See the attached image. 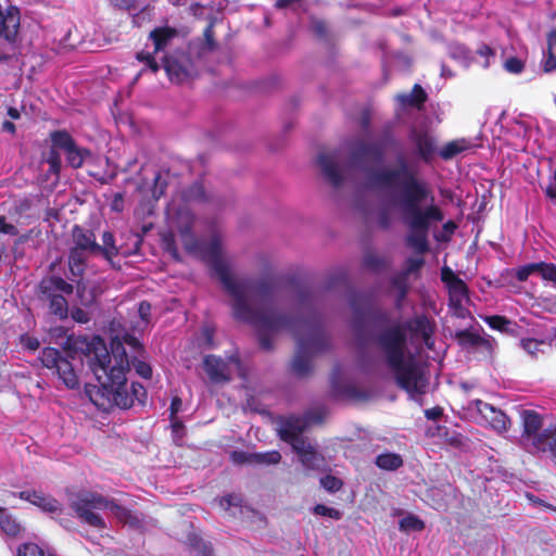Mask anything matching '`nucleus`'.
I'll use <instances>...</instances> for the list:
<instances>
[{"label":"nucleus","instance_id":"obj_1","mask_svg":"<svg viewBox=\"0 0 556 556\" xmlns=\"http://www.w3.org/2000/svg\"><path fill=\"white\" fill-rule=\"evenodd\" d=\"M189 252L201 255L211 264L230 296L235 318L256 330L261 348L271 350L276 336L283 332L292 334L298 344L291 363L292 371L300 378L311 374L313 357L329 346L315 294L308 289L301 290L294 308H279L276 287L270 280L240 277L231 271L223 257V235L219 231H214L207 241H199V248Z\"/></svg>","mask_w":556,"mask_h":556},{"label":"nucleus","instance_id":"obj_64","mask_svg":"<svg viewBox=\"0 0 556 556\" xmlns=\"http://www.w3.org/2000/svg\"><path fill=\"white\" fill-rule=\"evenodd\" d=\"M314 31L319 36H325L327 34V26L324 22L317 21L313 25Z\"/></svg>","mask_w":556,"mask_h":556},{"label":"nucleus","instance_id":"obj_17","mask_svg":"<svg viewBox=\"0 0 556 556\" xmlns=\"http://www.w3.org/2000/svg\"><path fill=\"white\" fill-rule=\"evenodd\" d=\"M468 408L476 409L482 416V418L498 433L505 432L510 425V420L504 412L481 400L471 401L468 405Z\"/></svg>","mask_w":556,"mask_h":556},{"label":"nucleus","instance_id":"obj_2","mask_svg":"<svg viewBox=\"0 0 556 556\" xmlns=\"http://www.w3.org/2000/svg\"><path fill=\"white\" fill-rule=\"evenodd\" d=\"M383 156L379 143L356 139L350 150V168L366 175V187L379 191L407 228L406 245L424 254L429 249L430 228L444 219V213L435 203L429 184L420 177L415 160L399 153L392 165L375 168Z\"/></svg>","mask_w":556,"mask_h":556},{"label":"nucleus","instance_id":"obj_28","mask_svg":"<svg viewBox=\"0 0 556 556\" xmlns=\"http://www.w3.org/2000/svg\"><path fill=\"white\" fill-rule=\"evenodd\" d=\"M376 465L384 470H396L403 465V459L399 454L384 453L376 457Z\"/></svg>","mask_w":556,"mask_h":556},{"label":"nucleus","instance_id":"obj_35","mask_svg":"<svg viewBox=\"0 0 556 556\" xmlns=\"http://www.w3.org/2000/svg\"><path fill=\"white\" fill-rule=\"evenodd\" d=\"M67 164L73 168H79L85 160L90 156V152L86 149L79 148L76 144L66 153Z\"/></svg>","mask_w":556,"mask_h":556},{"label":"nucleus","instance_id":"obj_25","mask_svg":"<svg viewBox=\"0 0 556 556\" xmlns=\"http://www.w3.org/2000/svg\"><path fill=\"white\" fill-rule=\"evenodd\" d=\"M458 343L464 348H477V346H486L490 348L489 340L482 338L481 336L471 332L469 330H460L455 334Z\"/></svg>","mask_w":556,"mask_h":556},{"label":"nucleus","instance_id":"obj_6","mask_svg":"<svg viewBox=\"0 0 556 556\" xmlns=\"http://www.w3.org/2000/svg\"><path fill=\"white\" fill-rule=\"evenodd\" d=\"M70 507L80 521L98 529L106 527L98 513L100 510H110L121 522L131 528H140L142 525L138 515L96 492L81 491L74 494L70 500Z\"/></svg>","mask_w":556,"mask_h":556},{"label":"nucleus","instance_id":"obj_42","mask_svg":"<svg viewBox=\"0 0 556 556\" xmlns=\"http://www.w3.org/2000/svg\"><path fill=\"white\" fill-rule=\"evenodd\" d=\"M47 162L49 164V172L58 175L61 169V156L56 150H50L47 156Z\"/></svg>","mask_w":556,"mask_h":556},{"label":"nucleus","instance_id":"obj_52","mask_svg":"<svg viewBox=\"0 0 556 556\" xmlns=\"http://www.w3.org/2000/svg\"><path fill=\"white\" fill-rule=\"evenodd\" d=\"M150 313H151L150 303L147 301L140 302L138 305V314L140 316L141 320L144 321L146 324H148L150 320Z\"/></svg>","mask_w":556,"mask_h":556},{"label":"nucleus","instance_id":"obj_59","mask_svg":"<svg viewBox=\"0 0 556 556\" xmlns=\"http://www.w3.org/2000/svg\"><path fill=\"white\" fill-rule=\"evenodd\" d=\"M392 218L389 212L382 211L378 216V224L381 228L388 229L391 226Z\"/></svg>","mask_w":556,"mask_h":556},{"label":"nucleus","instance_id":"obj_47","mask_svg":"<svg viewBox=\"0 0 556 556\" xmlns=\"http://www.w3.org/2000/svg\"><path fill=\"white\" fill-rule=\"evenodd\" d=\"M504 67L509 73L519 74L523 70V63L517 58H509L505 61Z\"/></svg>","mask_w":556,"mask_h":556},{"label":"nucleus","instance_id":"obj_37","mask_svg":"<svg viewBox=\"0 0 556 556\" xmlns=\"http://www.w3.org/2000/svg\"><path fill=\"white\" fill-rule=\"evenodd\" d=\"M522 349L531 356H536L539 353H544L543 346H548L544 341L535 339H522L520 342Z\"/></svg>","mask_w":556,"mask_h":556},{"label":"nucleus","instance_id":"obj_21","mask_svg":"<svg viewBox=\"0 0 556 556\" xmlns=\"http://www.w3.org/2000/svg\"><path fill=\"white\" fill-rule=\"evenodd\" d=\"M549 453L556 458V426L543 429V438L531 454Z\"/></svg>","mask_w":556,"mask_h":556},{"label":"nucleus","instance_id":"obj_40","mask_svg":"<svg viewBox=\"0 0 556 556\" xmlns=\"http://www.w3.org/2000/svg\"><path fill=\"white\" fill-rule=\"evenodd\" d=\"M162 242L164 245V249L167 253H169L175 260L179 258L178 250L175 243V236L172 231L166 232L162 237Z\"/></svg>","mask_w":556,"mask_h":556},{"label":"nucleus","instance_id":"obj_24","mask_svg":"<svg viewBox=\"0 0 556 556\" xmlns=\"http://www.w3.org/2000/svg\"><path fill=\"white\" fill-rule=\"evenodd\" d=\"M451 279L448 281L450 299L452 303L460 305L463 300L467 298V286L457 276L450 271Z\"/></svg>","mask_w":556,"mask_h":556},{"label":"nucleus","instance_id":"obj_41","mask_svg":"<svg viewBox=\"0 0 556 556\" xmlns=\"http://www.w3.org/2000/svg\"><path fill=\"white\" fill-rule=\"evenodd\" d=\"M320 484H321V486H323L325 490H327V491H329V492L333 493V492L339 491V490L342 488V484H343V483H342V481H341L339 478H337V477H333V476H326V477H323V478L320 479Z\"/></svg>","mask_w":556,"mask_h":556},{"label":"nucleus","instance_id":"obj_5","mask_svg":"<svg viewBox=\"0 0 556 556\" xmlns=\"http://www.w3.org/2000/svg\"><path fill=\"white\" fill-rule=\"evenodd\" d=\"M325 416V409L318 407L306 412L303 416L291 415L280 421V438L291 444L302 466L307 470H319L325 466L324 456L315 444L303 435L313 424H319Z\"/></svg>","mask_w":556,"mask_h":556},{"label":"nucleus","instance_id":"obj_51","mask_svg":"<svg viewBox=\"0 0 556 556\" xmlns=\"http://www.w3.org/2000/svg\"><path fill=\"white\" fill-rule=\"evenodd\" d=\"M170 420H172L170 427H172L173 438H174V441L178 443V441H180L184 437V425L177 418H170Z\"/></svg>","mask_w":556,"mask_h":556},{"label":"nucleus","instance_id":"obj_32","mask_svg":"<svg viewBox=\"0 0 556 556\" xmlns=\"http://www.w3.org/2000/svg\"><path fill=\"white\" fill-rule=\"evenodd\" d=\"M280 459L281 455L278 451L249 454V463L251 464L276 465L280 462Z\"/></svg>","mask_w":556,"mask_h":556},{"label":"nucleus","instance_id":"obj_39","mask_svg":"<svg viewBox=\"0 0 556 556\" xmlns=\"http://www.w3.org/2000/svg\"><path fill=\"white\" fill-rule=\"evenodd\" d=\"M364 265L374 271H378L386 266V261L374 252H367L364 256Z\"/></svg>","mask_w":556,"mask_h":556},{"label":"nucleus","instance_id":"obj_36","mask_svg":"<svg viewBox=\"0 0 556 556\" xmlns=\"http://www.w3.org/2000/svg\"><path fill=\"white\" fill-rule=\"evenodd\" d=\"M484 321L492 328L502 332H509L513 323L504 316H485Z\"/></svg>","mask_w":556,"mask_h":556},{"label":"nucleus","instance_id":"obj_4","mask_svg":"<svg viewBox=\"0 0 556 556\" xmlns=\"http://www.w3.org/2000/svg\"><path fill=\"white\" fill-rule=\"evenodd\" d=\"M87 365L99 384L87 383L85 393L100 409L109 410L113 406L128 408L131 396L127 390L126 372L129 361L121 342L112 343V354L104 341L96 337L87 344L85 354Z\"/></svg>","mask_w":556,"mask_h":556},{"label":"nucleus","instance_id":"obj_27","mask_svg":"<svg viewBox=\"0 0 556 556\" xmlns=\"http://www.w3.org/2000/svg\"><path fill=\"white\" fill-rule=\"evenodd\" d=\"M219 505L232 517L243 514L242 498L237 494H228L219 500Z\"/></svg>","mask_w":556,"mask_h":556},{"label":"nucleus","instance_id":"obj_57","mask_svg":"<svg viewBox=\"0 0 556 556\" xmlns=\"http://www.w3.org/2000/svg\"><path fill=\"white\" fill-rule=\"evenodd\" d=\"M72 318L80 324H86L90 319L88 313L79 307H76L72 311Z\"/></svg>","mask_w":556,"mask_h":556},{"label":"nucleus","instance_id":"obj_30","mask_svg":"<svg viewBox=\"0 0 556 556\" xmlns=\"http://www.w3.org/2000/svg\"><path fill=\"white\" fill-rule=\"evenodd\" d=\"M556 71V29L547 36V58L544 62V72Z\"/></svg>","mask_w":556,"mask_h":556},{"label":"nucleus","instance_id":"obj_55","mask_svg":"<svg viewBox=\"0 0 556 556\" xmlns=\"http://www.w3.org/2000/svg\"><path fill=\"white\" fill-rule=\"evenodd\" d=\"M545 193L548 198L556 199V169L553 172L552 176L548 178V182L545 188Z\"/></svg>","mask_w":556,"mask_h":556},{"label":"nucleus","instance_id":"obj_9","mask_svg":"<svg viewBox=\"0 0 556 556\" xmlns=\"http://www.w3.org/2000/svg\"><path fill=\"white\" fill-rule=\"evenodd\" d=\"M317 163L324 180L333 189L340 190L349 182L348 168L336 151H324L318 154Z\"/></svg>","mask_w":556,"mask_h":556},{"label":"nucleus","instance_id":"obj_29","mask_svg":"<svg viewBox=\"0 0 556 556\" xmlns=\"http://www.w3.org/2000/svg\"><path fill=\"white\" fill-rule=\"evenodd\" d=\"M406 274H397L392 278V290L395 292L396 306L400 307L408 291Z\"/></svg>","mask_w":556,"mask_h":556},{"label":"nucleus","instance_id":"obj_34","mask_svg":"<svg viewBox=\"0 0 556 556\" xmlns=\"http://www.w3.org/2000/svg\"><path fill=\"white\" fill-rule=\"evenodd\" d=\"M468 148L469 143L465 139L454 140L442 148L440 156L444 160H450Z\"/></svg>","mask_w":556,"mask_h":556},{"label":"nucleus","instance_id":"obj_26","mask_svg":"<svg viewBox=\"0 0 556 556\" xmlns=\"http://www.w3.org/2000/svg\"><path fill=\"white\" fill-rule=\"evenodd\" d=\"M351 307L354 316L352 319V327L357 337H362L364 332L365 319H366V306L364 304H357L356 298L351 299Z\"/></svg>","mask_w":556,"mask_h":556},{"label":"nucleus","instance_id":"obj_18","mask_svg":"<svg viewBox=\"0 0 556 556\" xmlns=\"http://www.w3.org/2000/svg\"><path fill=\"white\" fill-rule=\"evenodd\" d=\"M13 496H17L21 500L27 501L33 505L39 507L42 511L47 514H59L62 511V505L58 500L53 498L50 495H46L41 492L34 490H26L18 493L12 492Z\"/></svg>","mask_w":556,"mask_h":556},{"label":"nucleus","instance_id":"obj_38","mask_svg":"<svg viewBox=\"0 0 556 556\" xmlns=\"http://www.w3.org/2000/svg\"><path fill=\"white\" fill-rule=\"evenodd\" d=\"M425 523L415 516H407L400 520V529L402 531H421Z\"/></svg>","mask_w":556,"mask_h":556},{"label":"nucleus","instance_id":"obj_46","mask_svg":"<svg viewBox=\"0 0 556 556\" xmlns=\"http://www.w3.org/2000/svg\"><path fill=\"white\" fill-rule=\"evenodd\" d=\"M314 513L316 515L328 516L337 520L341 518V513L338 509L330 508L321 504H318L314 507Z\"/></svg>","mask_w":556,"mask_h":556},{"label":"nucleus","instance_id":"obj_12","mask_svg":"<svg viewBox=\"0 0 556 556\" xmlns=\"http://www.w3.org/2000/svg\"><path fill=\"white\" fill-rule=\"evenodd\" d=\"M178 36V31L175 28L165 26V27H157L153 29L149 38L152 40L154 50L153 52H144L141 51L137 53V59L140 62L147 63L148 67L153 72H157L160 68L159 63L155 60V54H159L160 52H163L170 43L172 41Z\"/></svg>","mask_w":556,"mask_h":556},{"label":"nucleus","instance_id":"obj_61","mask_svg":"<svg viewBox=\"0 0 556 556\" xmlns=\"http://www.w3.org/2000/svg\"><path fill=\"white\" fill-rule=\"evenodd\" d=\"M182 401L179 397H174L170 403V418H176V414L180 410Z\"/></svg>","mask_w":556,"mask_h":556},{"label":"nucleus","instance_id":"obj_15","mask_svg":"<svg viewBox=\"0 0 556 556\" xmlns=\"http://www.w3.org/2000/svg\"><path fill=\"white\" fill-rule=\"evenodd\" d=\"M21 14L14 5H3L0 2V40L8 45L20 41Z\"/></svg>","mask_w":556,"mask_h":556},{"label":"nucleus","instance_id":"obj_11","mask_svg":"<svg viewBox=\"0 0 556 556\" xmlns=\"http://www.w3.org/2000/svg\"><path fill=\"white\" fill-rule=\"evenodd\" d=\"M39 358L45 367L55 370L58 377L68 389L78 387V376L75 372L73 364L67 357H64L59 350L45 348Z\"/></svg>","mask_w":556,"mask_h":556},{"label":"nucleus","instance_id":"obj_31","mask_svg":"<svg viewBox=\"0 0 556 556\" xmlns=\"http://www.w3.org/2000/svg\"><path fill=\"white\" fill-rule=\"evenodd\" d=\"M400 100L404 104L420 108L427 100V93L420 85H415L412 92L408 94H402Z\"/></svg>","mask_w":556,"mask_h":556},{"label":"nucleus","instance_id":"obj_8","mask_svg":"<svg viewBox=\"0 0 556 556\" xmlns=\"http://www.w3.org/2000/svg\"><path fill=\"white\" fill-rule=\"evenodd\" d=\"M74 288L60 277L43 279L39 285V291L43 300L50 302V311L60 318H66L68 314L67 301L63 293L71 294Z\"/></svg>","mask_w":556,"mask_h":556},{"label":"nucleus","instance_id":"obj_43","mask_svg":"<svg viewBox=\"0 0 556 556\" xmlns=\"http://www.w3.org/2000/svg\"><path fill=\"white\" fill-rule=\"evenodd\" d=\"M424 264L425 261L422 257H409L406 261L405 270L402 274H406V276L408 277L409 275L419 271Z\"/></svg>","mask_w":556,"mask_h":556},{"label":"nucleus","instance_id":"obj_48","mask_svg":"<svg viewBox=\"0 0 556 556\" xmlns=\"http://www.w3.org/2000/svg\"><path fill=\"white\" fill-rule=\"evenodd\" d=\"M477 52L481 58L484 59L482 66L484 68L489 67L491 64V59L495 58V52L486 45H482Z\"/></svg>","mask_w":556,"mask_h":556},{"label":"nucleus","instance_id":"obj_16","mask_svg":"<svg viewBox=\"0 0 556 556\" xmlns=\"http://www.w3.org/2000/svg\"><path fill=\"white\" fill-rule=\"evenodd\" d=\"M239 366L237 356H230L227 361L215 355H206L203 359V368L213 383L230 381L232 367Z\"/></svg>","mask_w":556,"mask_h":556},{"label":"nucleus","instance_id":"obj_54","mask_svg":"<svg viewBox=\"0 0 556 556\" xmlns=\"http://www.w3.org/2000/svg\"><path fill=\"white\" fill-rule=\"evenodd\" d=\"M188 198L192 200H205L206 198L203 187L198 184L193 185L189 190Z\"/></svg>","mask_w":556,"mask_h":556},{"label":"nucleus","instance_id":"obj_58","mask_svg":"<svg viewBox=\"0 0 556 556\" xmlns=\"http://www.w3.org/2000/svg\"><path fill=\"white\" fill-rule=\"evenodd\" d=\"M0 232L5 233V235H10V236H16L17 235V229H16V227L14 225L8 224L5 222V217L4 216H0Z\"/></svg>","mask_w":556,"mask_h":556},{"label":"nucleus","instance_id":"obj_60","mask_svg":"<svg viewBox=\"0 0 556 556\" xmlns=\"http://www.w3.org/2000/svg\"><path fill=\"white\" fill-rule=\"evenodd\" d=\"M144 389L141 384L132 383L131 384V393L128 394L131 396V404L134 403V397L140 400L141 395H144Z\"/></svg>","mask_w":556,"mask_h":556},{"label":"nucleus","instance_id":"obj_3","mask_svg":"<svg viewBox=\"0 0 556 556\" xmlns=\"http://www.w3.org/2000/svg\"><path fill=\"white\" fill-rule=\"evenodd\" d=\"M431 334L432 326L425 316L402 319L380 313L370 336L378 363L412 400L420 404L421 396L427 392L429 377L426 367L408 348V340H420L431 349L433 344Z\"/></svg>","mask_w":556,"mask_h":556},{"label":"nucleus","instance_id":"obj_13","mask_svg":"<svg viewBox=\"0 0 556 556\" xmlns=\"http://www.w3.org/2000/svg\"><path fill=\"white\" fill-rule=\"evenodd\" d=\"M521 420L523 431L520 437V445L531 454L543 438V418L532 409H525L521 412Z\"/></svg>","mask_w":556,"mask_h":556},{"label":"nucleus","instance_id":"obj_20","mask_svg":"<svg viewBox=\"0 0 556 556\" xmlns=\"http://www.w3.org/2000/svg\"><path fill=\"white\" fill-rule=\"evenodd\" d=\"M553 271H555L553 263L538 262V263H530L525 266L516 268L515 276L520 282L527 281L529 276L532 274H538L544 280L551 281V278H553L552 277Z\"/></svg>","mask_w":556,"mask_h":556},{"label":"nucleus","instance_id":"obj_62","mask_svg":"<svg viewBox=\"0 0 556 556\" xmlns=\"http://www.w3.org/2000/svg\"><path fill=\"white\" fill-rule=\"evenodd\" d=\"M441 415H442V408H440V407L430 408L425 412V416L429 420H437L440 418Z\"/></svg>","mask_w":556,"mask_h":556},{"label":"nucleus","instance_id":"obj_44","mask_svg":"<svg viewBox=\"0 0 556 556\" xmlns=\"http://www.w3.org/2000/svg\"><path fill=\"white\" fill-rule=\"evenodd\" d=\"M45 553L36 544H24L18 548L17 556H43Z\"/></svg>","mask_w":556,"mask_h":556},{"label":"nucleus","instance_id":"obj_56","mask_svg":"<svg viewBox=\"0 0 556 556\" xmlns=\"http://www.w3.org/2000/svg\"><path fill=\"white\" fill-rule=\"evenodd\" d=\"M111 3L121 10H135L136 7V0H111Z\"/></svg>","mask_w":556,"mask_h":556},{"label":"nucleus","instance_id":"obj_7","mask_svg":"<svg viewBox=\"0 0 556 556\" xmlns=\"http://www.w3.org/2000/svg\"><path fill=\"white\" fill-rule=\"evenodd\" d=\"M99 243L94 232L90 229L75 225L72 228V247L68 254L71 274L83 276L85 265L89 257L98 256Z\"/></svg>","mask_w":556,"mask_h":556},{"label":"nucleus","instance_id":"obj_10","mask_svg":"<svg viewBox=\"0 0 556 556\" xmlns=\"http://www.w3.org/2000/svg\"><path fill=\"white\" fill-rule=\"evenodd\" d=\"M168 220L172 229H175L187 251H195L199 240L192 231L194 216L186 205L172 206L168 210Z\"/></svg>","mask_w":556,"mask_h":556},{"label":"nucleus","instance_id":"obj_49","mask_svg":"<svg viewBox=\"0 0 556 556\" xmlns=\"http://www.w3.org/2000/svg\"><path fill=\"white\" fill-rule=\"evenodd\" d=\"M166 181L163 179L162 174H156L154 177V186L152 188L153 198L159 199L165 191Z\"/></svg>","mask_w":556,"mask_h":556},{"label":"nucleus","instance_id":"obj_14","mask_svg":"<svg viewBox=\"0 0 556 556\" xmlns=\"http://www.w3.org/2000/svg\"><path fill=\"white\" fill-rule=\"evenodd\" d=\"M162 62L169 79L174 83L181 84L197 75L193 62L185 53L165 54L162 56Z\"/></svg>","mask_w":556,"mask_h":556},{"label":"nucleus","instance_id":"obj_33","mask_svg":"<svg viewBox=\"0 0 556 556\" xmlns=\"http://www.w3.org/2000/svg\"><path fill=\"white\" fill-rule=\"evenodd\" d=\"M51 141H52L51 149H54V150L60 149L64 153H66L68 150H71L75 146L73 138L66 131L52 132Z\"/></svg>","mask_w":556,"mask_h":556},{"label":"nucleus","instance_id":"obj_19","mask_svg":"<svg viewBox=\"0 0 556 556\" xmlns=\"http://www.w3.org/2000/svg\"><path fill=\"white\" fill-rule=\"evenodd\" d=\"M409 141L415 147L416 154L425 162H429L437 151L435 139L428 131L413 129Z\"/></svg>","mask_w":556,"mask_h":556},{"label":"nucleus","instance_id":"obj_53","mask_svg":"<svg viewBox=\"0 0 556 556\" xmlns=\"http://www.w3.org/2000/svg\"><path fill=\"white\" fill-rule=\"evenodd\" d=\"M21 343L23 344L24 348H26L29 351H36L40 346L39 340L37 338L29 336H22Z\"/></svg>","mask_w":556,"mask_h":556},{"label":"nucleus","instance_id":"obj_63","mask_svg":"<svg viewBox=\"0 0 556 556\" xmlns=\"http://www.w3.org/2000/svg\"><path fill=\"white\" fill-rule=\"evenodd\" d=\"M123 202H124V199H123V194L122 193H116L114 195V199H113V202H112V208L114 211H122L123 210Z\"/></svg>","mask_w":556,"mask_h":556},{"label":"nucleus","instance_id":"obj_22","mask_svg":"<svg viewBox=\"0 0 556 556\" xmlns=\"http://www.w3.org/2000/svg\"><path fill=\"white\" fill-rule=\"evenodd\" d=\"M0 530L8 536L17 538L23 527L5 508L0 507Z\"/></svg>","mask_w":556,"mask_h":556},{"label":"nucleus","instance_id":"obj_50","mask_svg":"<svg viewBox=\"0 0 556 556\" xmlns=\"http://www.w3.org/2000/svg\"><path fill=\"white\" fill-rule=\"evenodd\" d=\"M136 372L144 379H150L152 376V368L149 364L142 361H134Z\"/></svg>","mask_w":556,"mask_h":556},{"label":"nucleus","instance_id":"obj_45","mask_svg":"<svg viewBox=\"0 0 556 556\" xmlns=\"http://www.w3.org/2000/svg\"><path fill=\"white\" fill-rule=\"evenodd\" d=\"M448 54L455 60H466L468 58V50L463 45L454 43L450 45Z\"/></svg>","mask_w":556,"mask_h":556},{"label":"nucleus","instance_id":"obj_23","mask_svg":"<svg viewBox=\"0 0 556 556\" xmlns=\"http://www.w3.org/2000/svg\"><path fill=\"white\" fill-rule=\"evenodd\" d=\"M119 254V248L115 243L114 235L111 231L102 233V244H99L98 255L112 263L113 257Z\"/></svg>","mask_w":556,"mask_h":556}]
</instances>
